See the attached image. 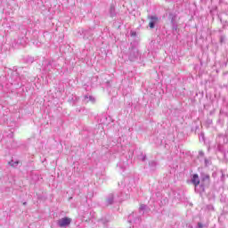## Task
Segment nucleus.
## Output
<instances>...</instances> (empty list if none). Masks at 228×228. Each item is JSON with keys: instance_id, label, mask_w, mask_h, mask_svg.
Wrapping results in <instances>:
<instances>
[{"instance_id": "obj_5", "label": "nucleus", "mask_w": 228, "mask_h": 228, "mask_svg": "<svg viewBox=\"0 0 228 228\" xmlns=\"http://www.w3.org/2000/svg\"><path fill=\"white\" fill-rule=\"evenodd\" d=\"M148 19H150L149 27L151 28V29H154L159 19L158 18V16H148Z\"/></svg>"}, {"instance_id": "obj_12", "label": "nucleus", "mask_w": 228, "mask_h": 228, "mask_svg": "<svg viewBox=\"0 0 228 228\" xmlns=\"http://www.w3.org/2000/svg\"><path fill=\"white\" fill-rule=\"evenodd\" d=\"M149 166L151 168V170H155L156 167H158V162L154 161V160H151L149 162Z\"/></svg>"}, {"instance_id": "obj_22", "label": "nucleus", "mask_w": 228, "mask_h": 228, "mask_svg": "<svg viewBox=\"0 0 228 228\" xmlns=\"http://www.w3.org/2000/svg\"><path fill=\"white\" fill-rule=\"evenodd\" d=\"M27 204H28L27 202H24V203H23V206H26Z\"/></svg>"}, {"instance_id": "obj_3", "label": "nucleus", "mask_w": 228, "mask_h": 228, "mask_svg": "<svg viewBox=\"0 0 228 228\" xmlns=\"http://www.w3.org/2000/svg\"><path fill=\"white\" fill-rule=\"evenodd\" d=\"M138 56H140L138 49L136 47H132L129 50L128 60H130V61H136V60H138Z\"/></svg>"}, {"instance_id": "obj_18", "label": "nucleus", "mask_w": 228, "mask_h": 228, "mask_svg": "<svg viewBox=\"0 0 228 228\" xmlns=\"http://www.w3.org/2000/svg\"><path fill=\"white\" fill-rule=\"evenodd\" d=\"M145 159H147V156L146 155H142V161H145Z\"/></svg>"}, {"instance_id": "obj_17", "label": "nucleus", "mask_w": 228, "mask_h": 228, "mask_svg": "<svg viewBox=\"0 0 228 228\" xmlns=\"http://www.w3.org/2000/svg\"><path fill=\"white\" fill-rule=\"evenodd\" d=\"M82 33L84 34V38H88V36H86V30H82Z\"/></svg>"}, {"instance_id": "obj_15", "label": "nucleus", "mask_w": 228, "mask_h": 228, "mask_svg": "<svg viewBox=\"0 0 228 228\" xmlns=\"http://www.w3.org/2000/svg\"><path fill=\"white\" fill-rule=\"evenodd\" d=\"M209 165H211V160L205 159V166L209 167Z\"/></svg>"}, {"instance_id": "obj_19", "label": "nucleus", "mask_w": 228, "mask_h": 228, "mask_svg": "<svg viewBox=\"0 0 228 228\" xmlns=\"http://www.w3.org/2000/svg\"><path fill=\"white\" fill-rule=\"evenodd\" d=\"M88 99H90V96L85 95V101L86 102Z\"/></svg>"}, {"instance_id": "obj_2", "label": "nucleus", "mask_w": 228, "mask_h": 228, "mask_svg": "<svg viewBox=\"0 0 228 228\" xmlns=\"http://www.w3.org/2000/svg\"><path fill=\"white\" fill-rule=\"evenodd\" d=\"M200 179H201V188H203V191H204V188H209V184H211V178L208 174H201Z\"/></svg>"}, {"instance_id": "obj_7", "label": "nucleus", "mask_w": 228, "mask_h": 228, "mask_svg": "<svg viewBox=\"0 0 228 228\" xmlns=\"http://www.w3.org/2000/svg\"><path fill=\"white\" fill-rule=\"evenodd\" d=\"M141 220H142V217L141 216L135 217L134 213H132L128 216L129 224H133V222L134 224H138V222H140Z\"/></svg>"}, {"instance_id": "obj_21", "label": "nucleus", "mask_w": 228, "mask_h": 228, "mask_svg": "<svg viewBox=\"0 0 228 228\" xmlns=\"http://www.w3.org/2000/svg\"><path fill=\"white\" fill-rule=\"evenodd\" d=\"M196 228H200V223H198V225Z\"/></svg>"}, {"instance_id": "obj_13", "label": "nucleus", "mask_w": 228, "mask_h": 228, "mask_svg": "<svg viewBox=\"0 0 228 228\" xmlns=\"http://www.w3.org/2000/svg\"><path fill=\"white\" fill-rule=\"evenodd\" d=\"M9 165L11 167H17L19 165V160H16V161L12 160V161L9 162Z\"/></svg>"}, {"instance_id": "obj_9", "label": "nucleus", "mask_w": 228, "mask_h": 228, "mask_svg": "<svg viewBox=\"0 0 228 228\" xmlns=\"http://www.w3.org/2000/svg\"><path fill=\"white\" fill-rule=\"evenodd\" d=\"M168 19H169V20H171V24L177 23V21H175V19H177V15H175V13H172V12L169 13Z\"/></svg>"}, {"instance_id": "obj_11", "label": "nucleus", "mask_w": 228, "mask_h": 228, "mask_svg": "<svg viewBox=\"0 0 228 228\" xmlns=\"http://www.w3.org/2000/svg\"><path fill=\"white\" fill-rule=\"evenodd\" d=\"M145 211H147L146 205H141L140 208H139L140 215H145Z\"/></svg>"}, {"instance_id": "obj_10", "label": "nucleus", "mask_w": 228, "mask_h": 228, "mask_svg": "<svg viewBox=\"0 0 228 228\" xmlns=\"http://www.w3.org/2000/svg\"><path fill=\"white\" fill-rule=\"evenodd\" d=\"M110 17H115V15H117V12H115V5L113 4L110 7Z\"/></svg>"}, {"instance_id": "obj_23", "label": "nucleus", "mask_w": 228, "mask_h": 228, "mask_svg": "<svg viewBox=\"0 0 228 228\" xmlns=\"http://www.w3.org/2000/svg\"><path fill=\"white\" fill-rule=\"evenodd\" d=\"M196 129H199V126H197Z\"/></svg>"}, {"instance_id": "obj_20", "label": "nucleus", "mask_w": 228, "mask_h": 228, "mask_svg": "<svg viewBox=\"0 0 228 228\" xmlns=\"http://www.w3.org/2000/svg\"><path fill=\"white\" fill-rule=\"evenodd\" d=\"M131 37H136V32H132Z\"/></svg>"}, {"instance_id": "obj_16", "label": "nucleus", "mask_w": 228, "mask_h": 228, "mask_svg": "<svg viewBox=\"0 0 228 228\" xmlns=\"http://www.w3.org/2000/svg\"><path fill=\"white\" fill-rule=\"evenodd\" d=\"M95 102V98H94V96H89V99L86 101V102Z\"/></svg>"}, {"instance_id": "obj_8", "label": "nucleus", "mask_w": 228, "mask_h": 228, "mask_svg": "<svg viewBox=\"0 0 228 228\" xmlns=\"http://www.w3.org/2000/svg\"><path fill=\"white\" fill-rule=\"evenodd\" d=\"M115 202V196L113 194H109L106 200L107 206H111Z\"/></svg>"}, {"instance_id": "obj_6", "label": "nucleus", "mask_w": 228, "mask_h": 228, "mask_svg": "<svg viewBox=\"0 0 228 228\" xmlns=\"http://www.w3.org/2000/svg\"><path fill=\"white\" fill-rule=\"evenodd\" d=\"M192 184H194L195 186V191L197 193H199V190L197 189V186H199V184H200V180H199V175L195 174L192 175L191 179Z\"/></svg>"}, {"instance_id": "obj_4", "label": "nucleus", "mask_w": 228, "mask_h": 228, "mask_svg": "<svg viewBox=\"0 0 228 228\" xmlns=\"http://www.w3.org/2000/svg\"><path fill=\"white\" fill-rule=\"evenodd\" d=\"M72 222V219L69 217H62L57 221L58 227L63 228L70 225V223Z\"/></svg>"}, {"instance_id": "obj_14", "label": "nucleus", "mask_w": 228, "mask_h": 228, "mask_svg": "<svg viewBox=\"0 0 228 228\" xmlns=\"http://www.w3.org/2000/svg\"><path fill=\"white\" fill-rule=\"evenodd\" d=\"M171 24H172L173 31H177V29H178L177 23H171Z\"/></svg>"}, {"instance_id": "obj_1", "label": "nucleus", "mask_w": 228, "mask_h": 228, "mask_svg": "<svg viewBox=\"0 0 228 228\" xmlns=\"http://www.w3.org/2000/svg\"><path fill=\"white\" fill-rule=\"evenodd\" d=\"M26 30H23L21 32V35L18 37L17 40H14V42L12 43L13 47H15V49H19L20 46L21 47H25L26 44H28V37H26Z\"/></svg>"}]
</instances>
